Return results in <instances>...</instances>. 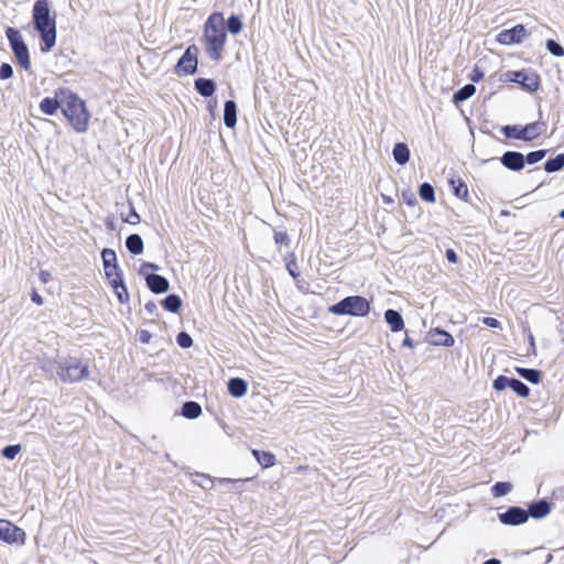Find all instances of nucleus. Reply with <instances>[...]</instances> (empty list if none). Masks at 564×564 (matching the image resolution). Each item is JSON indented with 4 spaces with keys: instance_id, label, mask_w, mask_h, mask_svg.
<instances>
[{
    "instance_id": "1",
    "label": "nucleus",
    "mask_w": 564,
    "mask_h": 564,
    "mask_svg": "<svg viewBox=\"0 0 564 564\" xmlns=\"http://www.w3.org/2000/svg\"><path fill=\"white\" fill-rule=\"evenodd\" d=\"M32 19L35 30L41 35V51L50 52L56 43V22L54 18H51L48 0L35 1Z\"/></svg>"
},
{
    "instance_id": "2",
    "label": "nucleus",
    "mask_w": 564,
    "mask_h": 564,
    "mask_svg": "<svg viewBox=\"0 0 564 564\" xmlns=\"http://www.w3.org/2000/svg\"><path fill=\"white\" fill-rule=\"evenodd\" d=\"M224 24V15L220 12L209 15L205 23L204 40L206 43V51L213 61H219L223 56L227 40Z\"/></svg>"
},
{
    "instance_id": "3",
    "label": "nucleus",
    "mask_w": 564,
    "mask_h": 564,
    "mask_svg": "<svg viewBox=\"0 0 564 564\" xmlns=\"http://www.w3.org/2000/svg\"><path fill=\"white\" fill-rule=\"evenodd\" d=\"M62 112L69 120L73 128L84 133L88 129L90 115L85 101L74 94H67L62 98Z\"/></svg>"
},
{
    "instance_id": "4",
    "label": "nucleus",
    "mask_w": 564,
    "mask_h": 564,
    "mask_svg": "<svg viewBox=\"0 0 564 564\" xmlns=\"http://www.w3.org/2000/svg\"><path fill=\"white\" fill-rule=\"evenodd\" d=\"M370 311L369 302L362 296H347L329 307L335 315L366 316Z\"/></svg>"
},
{
    "instance_id": "5",
    "label": "nucleus",
    "mask_w": 564,
    "mask_h": 564,
    "mask_svg": "<svg viewBox=\"0 0 564 564\" xmlns=\"http://www.w3.org/2000/svg\"><path fill=\"white\" fill-rule=\"evenodd\" d=\"M6 35L9 40L11 50L13 51L14 56H15L18 63L20 64V66L25 70L30 69L31 62H30L29 48H28L20 31L14 28H8L6 31Z\"/></svg>"
},
{
    "instance_id": "6",
    "label": "nucleus",
    "mask_w": 564,
    "mask_h": 564,
    "mask_svg": "<svg viewBox=\"0 0 564 564\" xmlns=\"http://www.w3.org/2000/svg\"><path fill=\"white\" fill-rule=\"evenodd\" d=\"M89 375L88 366L78 358L68 357L63 360V369L59 371V379L64 382H75L86 379Z\"/></svg>"
},
{
    "instance_id": "7",
    "label": "nucleus",
    "mask_w": 564,
    "mask_h": 564,
    "mask_svg": "<svg viewBox=\"0 0 564 564\" xmlns=\"http://www.w3.org/2000/svg\"><path fill=\"white\" fill-rule=\"evenodd\" d=\"M197 47L188 46L176 64L178 75H192L197 69Z\"/></svg>"
},
{
    "instance_id": "8",
    "label": "nucleus",
    "mask_w": 564,
    "mask_h": 564,
    "mask_svg": "<svg viewBox=\"0 0 564 564\" xmlns=\"http://www.w3.org/2000/svg\"><path fill=\"white\" fill-rule=\"evenodd\" d=\"M528 32L523 24H517L512 29L502 30L497 35V41L502 45L520 44L527 36Z\"/></svg>"
},
{
    "instance_id": "9",
    "label": "nucleus",
    "mask_w": 564,
    "mask_h": 564,
    "mask_svg": "<svg viewBox=\"0 0 564 564\" xmlns=\"http://www.w3.org/2000/svg\"><path fill=\"white\" fill-rule=\"evenodd\" d=\"M25 533L8 520H0V540L7 543H23Z\"/></svg>"
},
{
    "instance_id": "10",
    "label": "nucleus",
    "mask_w": 564,
    "mask_h": 564,
    "mask_svg": "<svg viewBox=\"0 0 564 564\" xmlns=\"http://www.w3.org/2000/svg\"><path fill=\"white\" fill-rule=\"evenodd\" d=\"M529 514L520 507H510L506 512L499 513V520L506 525H519L527 522Z\"/></svg>"
},
{
    "instance_id": "11",
    "label": "nucleus",
    "mask_w": 564,
    "mask_h": 564,
    "mask_svg": "<svg viewBox=\"0 0 564 564\" xmlns=\"http://www.w3.org/2000/svg\"><path fill=\"white\" fill-rule=\"evenodd\" d=\"M510 80L520 84L529 91H535L540 86L539 76L533 73H527L524 70L512 72L510 74Z\"/></svg>"
},
{
    "instance_id": "12",
    "label": "nucleus",
    "mask_w": 564,
    "mask_h": 564,
    "mask_svg": "<svg viewBox=\"0 0 564 564\" xmlns=\"http://www.w3.org/2000/svg\"><path fill=\"white\" fill-rule=\"evenodd\" d=\"M502 165L511 171H520L524 167V155L516 151H507L500 159Z\"/></svg>"
},
{
    "instance_id": "13",
    "label": "nucleus",
    "mask_w": 564,
    "mask_h": 564,
    "mask_svg": "<svg viewBox=\"0 0 564 564\" xmlns=\"http://www.w3.org/2000/svg\"><path fill=\"white\" fill-rule=\"evenodd\" d=\"M145 281L148 288L156 294L165 293L170 286L167 279L159 274H147Z\"/></svg>"
},
{
    "instance_id": "14",
    "label": "nucleus",
    "mask_w": 564,
    "mask_h": 564,
    "mask_svg": "<svg viewBox=\"0 0 564 564\" xmlns=\"http://www.w3.org/2000/svg\"><path fill=\"white\" fill-rule=\"evenodd\" d=\"M430 341L436 346L451 347L454 345L453 336L438 328L430 332Z\"/></svg>"
},
{
    "instance_id": "15",
    "label": "nucleus",
    "mask_w": 564,
    "mask_h": 564,
    "mask_svg": "<svg viewBox=\"0 0 564 564\" xmlns=\"http://www.w3.org/2000/svg\"><path fill=\"white\" fill-rule=\"evenodd\" d=\"M384 319L390 326L391 332L393 333L400 332L404 327L402 315L395 310H387L384 312Z\"/></svg>"
},
{
    "instance_id": "16",
    "label": "nucleus",
    "mask_w": 564,
    "mask_h": 564,
    "mask_svg": "<svg viewBox=\"0 0 564 564\" xmlns=\"http://www.w3.org/2000/svg\"><path fill=\"white\" fill-rule=\"evenodd\" d=\"M527 512L534 519H541L551 512V506L546 500L542 499L531 503Z\"/></svg>"
},
{
    "instance_id": "17",
    "label": "nucleus",
    "mask_w": 564,
    "mask_h": 564,
    "mask_svg": "<svg viewBox=\"0 0 564 564\" xmlns=\"http://www.w3.org/2000/svg\"><path fill=\"white\" fill-rule=\"evenodd\" d=\"M224 123L227 128H234L237 123V105L234 100L225 102Z\"/></svg>"
},
{
    "instance_id": "18",
    "label": "nucleus",
    "mask_w": 564,
    "mask_h": 564,
    "mask_svg": "<svg viewBox=\"0 0 564 564\" xmlns=\"http://www.w3.org/2000/svg\"><path fill=\"white\" fill-rule=\"evenodd\" d=\"M247 382L241 378H232L228 382V391L234 398H241L247 393Z\"/></svg>"
},
{
    "instance_id": "19",
    "label": "nucleus",
    "mask_w": 564,
    "mask_h": 564,
    "mask_svg": "<svg viewBox=\"0 0 564 564\" xmlns=\"http://www.w3.org/2000/svg\"><path fill=\"white\" fill-rule=\"evenodd\" d=\"M544 123L536 121L522 127L523 141H532L543 132Z\"/></svg>"
},
{
    "instance_id": "20",
    "label": "nucleus",
    "mask_w": 564,
    "mask_h": 564,
    "mask_svg": "<svg viewBox=\"0 0 564 564\" xmlns=\"http://www.w3.org/2000/svg\"><path fill=\"white\" fill-rule=\"evenodd\" d=\"M58 108L62 109V98L56 99L46 97L40 102V109L45 115L52 116L57 111Z\"/></svg>"
},
{
    "instance_id": "21",
    "label": "nucleus",
    "mask_w": 564,
    "mask_h": 564,
    "mask_svg": "<svg viewBox=\"0 0 564 564\" xmlns=\"http://www.w3.org/2000/svg\"><path fill=\"white\" fill-rule=\"evenodd\" d=\"M392 154L394 161L400 165H404L409 162L410 150L405 143H397L393 148Z\"/></svg>"
},
{
    "instance_id": "22",
    "label": "nucleus",
    "mask_w": 564,
    "mask_h": 564,
    "mask_svg": "<svg viewBox=\"0 0 564 564\" xmlns=\"http://www.w3.org/2000/svg\"><path fill=\"white\" fill-rule=\"evenodd\" d=\"M196 90L204 97H209L214 94L216 85L212 79L198 78L195 80Z\"/></svg>"
},
{
    "instance_id": "23",
    "label": "nucleus",
    "mask_w": 564,
    "mask_h": 564,
    "mask_svg": "<svg viewBox=\"0 0 564 564\" xmlns=\"http://www.w3.org/2000/svg\"><path fill=\"white\" fill-rule=\"evenodd\" d=\"M126 247L132 254H140L143 251V240L140 235L132 234L126 239Z\"/></svg>"
},
{
    "instance_id": "24",
    "label": "nucleus",
    "mask_w": 564,
    "mask_h": 564,
    "mask_svg": "<svg viewBox=\"0 0 564 564\" xmlns=\"http://www.w3.org/2000/svg\"><path fill=\"white\" fill-rule=\"evenodd\" d=\"M41 369L52 377L56 376L59 378V371L63 369V360L45 359L42 361Z\"/></svg>"
},
{
    "instance_id": "25",
    "label": "nucleus",
    "mask_w": 564,
    "mask_h": 564,
    "mask_svg": "<svg viewBox=\"0 0 564 564\" xmlns=\"http://www.w3.org/2000/svg\"><path fill=\"white\" fill-rule=\"evenodd\" d=\"M106 278L112 288L120 286L123 282L122 272L118 265L105 269Z\"/></svg>"
},
{
    "instance_id": "26",
    "label": "nucleus",
    "mask_w": 564,
    "mask_h": 564,
    "mask_svg": "<svg viewBox=\"0 0 564 564\" xmlns=\"http://www.w3.org/2000/svg\"><path fill=\"white\" fill-rule=\"evenodd\" d=\"M202 414V408L197 402L187 401L182 406V415L187 419H197Z\"/></svg>"
},
{
    "instance_id": "27",
    "label": "nucleus",
    "mask_w": 564,
    "mask_h": 564,
    "mask_svg": "<svg viewBox=\"0 0 564 564\" xmlns=\"http://www.w3.org/2000/svg\"><path fill=\"white\" fill-rule=\"evenodd\" d=\"M475 93H476V87L473 84H467L454 94L453 101L455 104L463 102V101L467 100L468 98H470Z\"/></svg>"
},
{
    "instance_id": "28",
    "label": "nucleus",
    "mask_w": 564,
    "mask_h": 564,
    "mask_svg": "<svg viewBox=\"0 0 564 564\" xmlns=\"http://www.w3.org/2000/svg\"><path fill=\"white\" fill-rule=\"evenodd\" d=\"M252 454L258 463L264 468L271 467L275 464V456L269 452H260L258 449H253Z\"/></svg>"
},
{
    "instance_id": "29",
    "label": "nucleus",
    "mask_w": 564,
    "mask_h": 564,
    "mask_svg": "<svg viewBox=\"0 0 564 564\" xmlns=\"http://www.w3.org/2000/svg\"><path fill=\"white\" fill-rule=\"evenodd\" d=\"M564 167V154L561 153V154H557L555 158L553 159H549L545 164H544V170L547 172V173H554V172H557L560 170H562Z\"/></svg>"
},
{
    "instance_id": "30",
    "label": "nucleus",
    "mask_w": 564,
    "mask_h": 564,
    "mask_svg": "<svg viewBox=\"0 0 564 564\" xmlns=\"http://www.w3.org/2000/svg\"><path fill=\"white\" fill-rule=\"evenodd\" d=\"M162 305L165 310L176 313L182 305V301L178 295L170 294L162 301Z\"/></svg>"
},
{
    "instance_id": "31",
    "label": "nucleus",
    "mask_w": 564,
    "mask_h": 564,
    "mask_svg": "<svg viewBox=\"0 0 564 564\" xmlns=\"http://www.w3.org/2000/svg\"><path fill=\"white\" fill-rule=\"evenodd\" d=\"M517 372L520 375V377H522L523 379L531 383L540 382L541 373L535 369L517 368Z\"/></svg>"
},
{
    "instance_id": "32",
    "label": "nucleus",
    "mask_w": 564,
    "mask_h": 564,
    "mask_svg": "<svg viewBox=\"0 0 564 564\" xmlns=\"http://www.w3.org/2000/svg\"><path fill=\"white\" fill-rule=\"evenodd\" d=\"M451 185L453 187L455 196H457L460 199L466 200L468 197V187L467 185L460 181V180H451Z\"/></svg>"
},
{
    "instance_id": "33",
    "label": "nucleus",
    "mask_w": 564,
    "mask_h": 564,
    "mask_svg": "<svg viewBox=\"0 0 564 564\" xmlns=\"http://www.w3.org/2000/svg\"><path fill=\"white\" fill-rule=\"evenodd\" d=\"M501 131L506 138L523 141L522 127L508 124L502 127Z\"/></svg>"
},
{
    "instance_id": "34",
    "label": "nucleus",
    "mask_w": 564,
    "mask_h": 564,
    "mask_svg": "<svg viewBox=\"0 0 564 564\" xmlns=\"http://www.w3.org/2000/svg\"><path fill=\"white\" fill-rule=\"evenodd\" d=\"M104 269H109L111 267H116L117 264V256L112 249H104L101 252Z\"/></svg>"
},
{
    "instance_id": "35",
    "label": "nucleus",
    "mask_w": 564,
    "mask_h": 564,
    "mask_svg": "<svg viewBox=\"0 0 564 564\" xmlns=\"http://www.w3.org/2000/svg\"><path fill=\"white\" fill-rule=\"evenodd\" d=\"M420 197L429 203H433L435 200L434 188L429 183H423L419 188Z\"/></svg>"
},
{
    "instance_id": "36",
    "label": "nucleus",
    "mask_w": 564,
    "mask_h": 564,
    "mask_svg": "<svg viewBox=\"0 0 564 564\" xmlns=\"http://www.w3.org/2000/svg\"><path fill=\"white\" fill-rule=\"evenodd\" d=\"M511 490H512V485L510 482H507V481H498L491 488V491H492L495 497L506 496Z\"/></svg>"
},
{
    "instance_id": "37",
    "label": "nucleus",
    "mask_w": 564,
    "mask_h": 564,
    "mask_svg": "<svg viewBox=\"0 0 564 564\" xmlns=\"http://www.w3.org/2000/svg\"><path fill=\"white\" fill-rule=\"evenodd\" d=\"M510 388L520 397H528L530 389L522 381L511 378Z\"/></svg>"
},
{
    "instance_id": "38",
    "label": "nucleus",
    "mask_w": 564,
    "mask_h": 564,
    "mask_svg": "<svg viewBox=\"0 0 564 564\" xmlns=\"http://www.w3.org/2000/svg\"><path fill=\"white\" fill-rule=\"evenodd\" d=\"M242 22L238 15H231L227 21V29L231 34H238L242 30Z\"/></svg>"
},
{
    "instance_id": "39",
    "label": "nucleus",
    "mask_w": 564,
    "mask_h": 564,
    "mask_svg": "<svg viewBox=\"0 0 564 564\" xmlns=\"http://www.w3.org/2000/svg\"><path fill=\"white\" fill-rule=\"evenodd\" d=\"M546 50L550 52V54L556 57H561L564 55L563 46L554 40L546 41Z\"/></svg>"
},
{
    "instance_id": "40",
    "label": "nucleus",
    "mask_w": 564,
    "mask_h": 564,
    "mask_svg": "<svg viewBox=\"0 0 564 564\" xmlns=\"http://www.w3.org/2000/svg\"><path fill=\"white\" fill-rule=\"evenodd\" d=\"M545 155H546V150L533 151V152H530L527 156H524V161L527 160V162L529 164H534V163H538L541 160H543Z\"/></svg>"
},
{
    "instance_id": "41",
    "label": "nucleus",
    "mask_w": 564,
    "mask_h": 564,
    "mask_svg": "<svg viewBox=\"0 0 564 564\" xmlns=\"http://www.w3.org/2000/svg\"><path fill=\"white\" fill-rule=\"evenodd\" d=\"M176 343L182 348H189L193 345V339H192V337H191V335L188 333L181 332L176 336Z\"/></svg>"
},
{
    "instance_id": "42",
    "label": "nucleus",
    "mask_w": 564,
    "mask_h": 564,
    "mask_svg": "<svg viewBox=\"0 0 564 564\" xmlns=\"http://www.w3.org/2000/svg\"><path fill=\"white\" fill-rule=\"evenodd\" d=\"M510 382H511V378H508L506 376H499L494 381V388L497 391H502L508 387L510 388Z\"/></svg>"
},
{
    "instance_id": "43",
    "label": "nucleus",
    "mask_w": 564,
    "mask_h": 564,
    "mask_svg": "<svg viewBox=\"0 0 564 564\" xmlns=\"http://www.w3.org/2000/svg\"><path fill=\"white\" fill-rule=\"evenodd\" d=\"M248 479H230V478H218L216 481L218 485L220 486H226V485H234L235 488L238 490V491H242V488H241V485L242 482L247 481Z\"/></svg>"
},
{
    "instance_id": "44",
    "label": "nucleus",
    "mask_w": 564,
    "mask_h": 564,
    "mask_svg": "<svg viewBox=\"0 0 564 564\" xmlns=\"http://www.w3.org/2000/svg\"><path fill=\"white\" fill-rule=\"evenodd\" d=\"M274 242L278 246H289L290 238L285 231L274 230Z\"/></svg>"
},
{
    "instance_id": "45",
    "label": "nucleus",
    "mask_w": 564,
    "mask_h": 564,
    "mask_svg": "<svg viewBox=\"0 0 564 564\" xmlns=\"http://www.w3.org/2000/svg\"><path fill=\"white\" fill-rule=\"evenodd\" d=\"M113 290L120 303H127L129 301V293L123 282L120 286L113 288Z\"/></svg>"
},
{
    "instance_id": "46",
    "label": "nucleus",
    "mask_w": 564,
    "mask_h": 564,
    "mask_svg": "<svg viewBox=\"0 0 564 564\" xmlns=\"http://www.w3.org/2000/svg\"><path fill=\"white\" fill-rule=\"evenodd\" d=\"M20 451H21L20 445H9L2 449V455H3V457H6L8 459H14Z\"/></svg>"
},
{
    "instance_id": "47",
    "label": "nucleus",
    "mask_w": 564,
    "mask_h": 564,
    "mask_svg": "<svg viewBox=\"0 0 564 564\" xmlns=\"http://www.w3.org/2000/svg\"><path fill=\"white\" fill-rule=\"evenodd\" d=\"M290 257H292V260L289 261L286 259V270L292 278L296 279L299 276V272L296 271L295 256L294 253H291Z\"/></svg>"
},
{
    "instance_id": "48",
    "label": "nucleus",
    "mask_w": 564,
    "mask_h": 564,
    "mask_svg": "<svg viewBox=\"0 0 564 564\" xmlns=\"http://www.w3.org/2000/svg\"><path fill=\"white\" fill-rule=\"evenodd\" d=\"M13 75V68L10 64L3 63L0 66V79H9Z\"/></svg>"
},
{
    "instance_id": "49",
    "label": "nucleus",
    "mask_w": 564,
    "mask_h": 564,
    "mask_svg": "<svg viewBox=\"0 0 564 564\" xmlns=\"http://www.w3.org/2000/svg\"><path fill=\"white\" fill-rule=\"evenodd\" d=\"M160 268L158 264L151 263V262H144L140 267V274L144 275L147 278V274H150L148 271H158Z\"/></svg>"
},
{
    "instance_id": "50",
    "label": "nucleus",
    "mask_w": 564,
    "mask_h": 564,
    "mask_svg": "<svg viewBox=\"0 0 564 564\" xmlns=\"http://www.w3.org/2000/svg\"><path fill=\"white\" fill-rule=\"evenodd\" d=\"M482 323L490 328H500L501 327L500 322L494 317H485Z\"/></svg>"
},
{
    "instance_id": "51",
    "label": "nucleus",
    "mask_w": 564,
    "mask_h": 564,
    "mask_svg": "<svg viewBox=\"0 0 564 564\" xmlns=\"http://www.w3.org/2000/svg\"><path fill=\"white\" fill-rule=\"evenodd\" d=\"M445 256L451 263H456L458 260L457 253L453 249H447Z\"/></svg>"
},
{
    "instance_id": "52",
    "label": "nucleus",
    "mask_w": 564,
    "mask_h": 564,
    "mask_svg": "<svg viewBox=\"0 0 564 564\" xmlns=\"http://www.w3.org/2000/svg\"><path fill=\"white\" fill-rule=\"evenodd\" d=\"M484 77V74L480 69L475 68L470 74V79L473 82H479Z\"/></svg>"
},
{
    "instance_id": "53",
    "label": "nucleus",
    "mask_w": 564,
    "mask_h": 564,
    "mask_svg": "<svg viewBox=\"0 0 564 564\" xmlns=\"http://www.w3.org/2000/svg\"><path fill=\"white\" fill-rule=\"evenodd\" d=\"M127 221L134 225L140 221V217L134 210H132L129 217L127 218Z\"/></svg>"
},
{
    "instance_id": "54",
    "label": "nucleus",
    "mask_w": 564,
    "mask_h": 564,
    "mask_svg": "<svg viewBox=\"0 0 564 564\" xmlns=\"http://www.w3.org/2000/svg\"><path fill=\"white\" fill-rule=\"evenodd\" d=\"M150 339H151V334L149 332L142 330L140 333V340H141V343L148 344V343H150Z\"/></svg>"
},
{
    "instance_id": "55",
    "label": "nucleus",
    "mask_w": 564,
    "mask_h": 564,
    "mask_svg": "<svg viewBox=\"0 0 564 564\" xmlns=\"http://www.w3.org/2000/svg\"><path fill=\"white\" fill-rule=\"evenodd\" d=\"M32 301H33L34 303H36L37 305H42V304H43V299H42V296H41V295H39L36 292H34V293L32 294Z\"/></svg>"
},
{
    "instance_id": "56",
    "label": "nucleus",
    "mask_w": 564,
    "mask_h": 564,
    "mask_svg": "<svg viewBox=\"0 0 564 564\" xmlns=\"http://www.w3.org/2000/svg\"><path fill=\"white\" fill-rule=\"evenodd\" d=\"M402 345H403L404 347H409V348H413V347H414L412 339H411L408 335H406V336H405V338L403 339Z\"/></svg>"
},
{
    "instance_id": "57",
    "label": "nucleus",
    "mask_w": 564,
    "mask_h": 564,
    "mask_svg": "<svg viewBox=\"0 0 564 564\" xmlns=\"http://www.w3.org/2000/svg\"><path fill=\"white\" fill-rule=\"evenodd\" d=\"M50 276H51L50 273L46 271H42L40 274V278H41L42 282H44V283H46L48 281Z\"/></svg>"
},
{
    "instance_id": "58",
    "label": "nucleus",
    "mask_w": 564,
    "mask_h": 564,
    "mask_svg": "<svg viewBox=\"0 0 564 564\" xmlns=\"http://www.w3.org/2000/svg\"><path fill=\"white\" fill-rule=\"evenodd\" d=\"M482 564H501V562L497 558H490V560L484 562Z\"/></svg>"
},
{
    "instance_id": "59",
    "label": "nucleus",
    "mask_w": 564,
    "mask_h": 564,
    "mask_svg": "<svg viewBox=\"0 0 564 564\" xmlns=\"http://www.w3.org/2000/svg\"><path fill=\"white\" fill-rule=\"evenodd\" d=\"M155 307L154 303H148L145 304V308L149 311V312H152V310Z\"/></svg>"
},
{
    "instance_id": "60",
    "label": "nucleus",
    "mask_w": 564,
    "mask_h": 564,
    "mask_svg": "<svg viewBox=\"0 0 564 564\" xmlns=\"http://www.w3.org/2000/svg\"><path fill=\"white\" fill-rule=\"evenodd\" d=\"M560 217L564 218V209L560 213Z\"/></svg>"
}]
</instances>
